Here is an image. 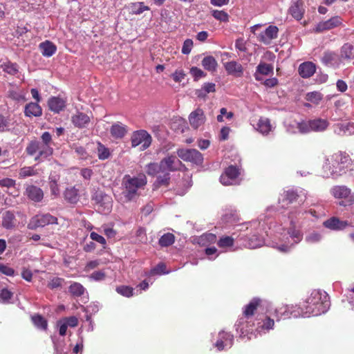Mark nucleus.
<instances>
[{"label": "nucleus", "instance_id": "f257e3e1", "mask_svg": "<svg viewBox=\"0 0 354 354\" xmlns=\"http://www.w3.org/2000/svg\"><path fill=\"white\" fill-rule=\"evenodd\" d=\"M182 165V162L176 155L170 154L158 163H149L146 167V172L149 176H157L155 182L157 187L168 186L171 178L170 172L180 171Z\"/></svg>", "mask_w": 354, "mask_h": 354}, {"label": "nucleus", "instance_id": "f03ea898", "mask_svg": "<svg viewBox=\"0 0 354 354\" xmlns=\"http://www.w3.org/2000/svg\"><path fill=\"white\" fill-rule=\"evenodd\" d=\"M351 165L349 155L346 152L337 151L326 159L322 167V176L324 178H337L344 174Z\"/></svg>", "mask_w": 354, "mask_h": 354}, {"label": "nucleus", "instance_id": "7ed1b4c3", "mask_svg": "<svg viewBox=\"0 0 354 354\" xmlns=\"http://www.w3.org/2000/svg\"><path fill=\"white\" fill-rule=\"evenodd\" d=\"M330 307L327 294L319 290H313L301 307L305 315L317 316L325 313Z\"/></svg>", "mask_w": 354, "mask_h": 354}, {"label": "nucleus", "instance_id": "20e7f679", "mask_svg": "<svg viewBox=\"0 0 354 354\" xmlns=\"http://www.w3.org/2000/svg\"><path fill=\"white\" fill-rule=\"evenodd\" d=\"M147 184V178L145 174H139L137 176L131 177L125 175L123 178L122 185L124 187L123 194L125 202H129L138 196V190L143 188Z\"/></svg>", "mask_w": 354, "mask_h": 354}, {"label": "nucleus", "instance_id": "39448f33", "mask_svg": "<svg viewBox=\"0 0 354 354\" xmlns=\"http://www.w3.org/2000/svg\"><path fill=\"white\" fill-rule=\"evenodd\" d=\"M330 194L334 198L341 199L340 206H348L354 204V192L345 185H335L330 189Z\"/></svg>", "mask_w": 354, "mask_h": 354}, {"label": "nucleus", "instance_id": "423d86ee", "mask_svg": "<svg viewBox=\"0 0 354 354\" xmlns=\"http://www.w3.org/2000/svg\"><path fill=\"white\" fill-rule=\"evenodd\" d=\"M343 26V19L338 15L332 17L326 21L317 23L312 29V32L319 34Z\"/></svg>", "mask_w": 354, "mask_h": 354}, {"label": "nucleus", "instance_id": "0eeeda50", "mask_svg": "<svg viewBox=\"0 0 354 354\" xmlns=\"http://www.w3.org/2000/svg\"><path fill=\"white\" fill-rule=\"evenodd\" d=\"M92 199L97 205L98 211L107 214L112 208V198L101 190H97L92 196Z\"/></svg>", "mask_w": 354, "mask_h": 354}, {"label": "nucleus", "instance_id": "6e6552de", "mask_svg": "<svg viewBox=\"0 0 354 354\" xmlns=\"http://www.w3.org/2000/svg\"><path fill=\"white\" fill-rule=\"evenodd\" d=\"M45 149L40 144V141L37 140H30L26 147V153L29 156H35V161L39 162L50 156L49 154H42Z\"/></svg>", "mask_w": 354, "mask_h": 354}, {"label": "nucleus", "instance_id": "1a4fd4ad", "mask_svg": "<svg viewBox=\"0 0 354 354\" xmlns=\"http://www.w3.org/2000/svg\"><path fill=\"white\" fill-rule=\"evenodd\" d=\"M152 138L151 135L145 130L134 131L131 137V146L136 147L141 145V149H147L151 144Z\"/></svg>", "mask_w": 354, "mask_h": 354}, {"label": "nucleus", "instance_id": "9d476101", "mask_svg": "<svg viewBox=\"0 0 354 354\" xmlns=\"http://www.w3.org/2000/svg\"><path fill=\"white\" fill-rule=\"evenodd\" d=\"M178 157L186 162L196 165H201L203 161L202 153L195 149H179L177 150Z\"/></svg>", "mask_w": 354, "mask_h": 354}, {"label": "nucleus", "instance_id": "9b49d317", "mask_svg": "<svg viewBox=\"0 0 354 354\" xmlns=\"http://www.w3.org/2000/svg\"><path fill=\"white\" fill-rule=\"evenodd\" d=\"M57 223V218L50 214H38L33 216L28 224V228L30 230H36L38 227H42L49 224Z\"/></svg>", "mask_w": 354, "mask_h": 354}, {"label": "nucleus", "instance_id": "f8f14e48", "mask_svg": "<svg viewBox=\"0 0 354 354\" xmlns=\"http://www.w3.org/2000/svg\"><path fill=\"white\" fill-rule=\"evenodd\" d=\"M240 174V169L238 167L230 165L225 168L224 172L221 174L220 181L225 186L234 185Z\"/></svg>", "mask_w": 354, "mask_h": 354}, {"label": "nucleus", "instance_id": "ddd939ff", "mask_svg": "<svg viewBox=\"0 0 354 354\" xmlns=\"http://www.w3.org/2000/svg\"><path fill=\"white\" fill-rule=\"evenodd\" d=\"M304 198H302V196L301 194H299L297 190L294 189H288L287 191H285L282 195V206L284 205H288L290 204H292L295 202L299 201L301 203H304L306 200V195L304 193Z\"/></svg>", "mask_w": 354, "mask_h": 354}, {"label": "nucleus", "instance_id": "4468645a", "mask_svg": "<svg viewBox=\"0 0 354 354\" xmlns=\"http://www.w3.org/2000/svg\"><path fill=\"white\" fill-rule=\"evenodd\" d=\"M205 115L202 109L198 108L189 115V124L192 128L196 129L205 122Z\"/></svg>", "mask_w": 354, "mask_h": 354}, {"label": "nucleus", "instance_id": "2eb2a0df", "mask_svg": "<svg viewBox=\"0 0 354 354\" xmlns=\"http://www.w3.org/2000/svg\"><path fill=\"white\" fill-rule=\"evenodd\" d=\"M279 28L276 26H269L264 32L259 34V41L269 44L270 41L278 37Z\"/></svg>", "mask_w": 354, "mask_h": 354}, {"label": "nucleus", "instance_id": "dca6fc26", "mask_svg": "<svg viewBox=\"0 0 354 354\" xmlns=\"http://www.w3.org/2000/svg\"><path fill=\"white\" fill-rule=\"evenodd\" d=\"M263 300L259 297L253 298L249 304L245 306L243 315V316L249 319L252 317L258 308L262 306Z\"/></svg>", "mask_w": 354, "mask_h": 354}, {"label": "nucleus", "instance_id": "f3484780", "mask_svg": "<svg viewBox=\"0 0 354 354\" xmlns=\"http://www.w3.org/2000/svg\"><path fill=\"white\" fill-rule=\"evenodd\" d=\"M25 194L27 196L28 199L35 203L41 202L44 198L43 190L33 185L27 186Z\"/></svg>", "mask_w": 354, "mask_h": 354}, {"label": "nucleus", "instance_id": "a211bd4d", "mask_svg": "<svg viewBox=\"0 0 354 354\" xmlns=\"http://www.w3.org/2000/svg\"><path fill=\"white\" fill-rule=\"evenodd\" d=\"M322 62L326 66H331L337 68L342 63L340 55L334 53L327 51L325 52L322 57Z\"/></svg>", "mask_w": 354, "mask_h": 354}, {"label": "nucleus", "instance_id": "6ab92c4d", "mask_svg": "<svg viewBox=\"0 0 354 354\" xmlns=\"http://www.w3.org/2000/svg\"><path fill=\"white\" fill-rule=\"evenodd\" d=\"M316 72V65L312 62H305L299 66V75L303 78H309Z\"/></svg>", "mask_w": 354, "mask_h": 354}, {"label": "nucleus", "instance_id": "aec40b11", "mask_svg": "<svg viewBox=\"0 0 354 354\" xmlns=\"http://www.w3.org/2000/svg\"><path fill=\"white\" fill-rule=\"evenodd\" d=\"M224 67L228 75L240 77L243 74L242 65L236 61H230L225 63Z\"/></svg>", "mask_w": 354, "mask_h": 354}, {"label": "nucleus", "instance_id": "412c9836", "mask_svg": "<svg viewBox=\"0 0 354 354\" xmlns=\"http://www.w3.org/2000/svg\"><path fill=\"white\" fill-rule=\"evenodd\" d=\"M291 16L297 20H301L305 12L304 3L301 1L297 0L292 3L288 10Z\"/></svg>", "mask_w": 354, "mask_h": 354}, {"label": "nucleus", "instance_id": "4be33fe9", "mask_svg": "<svg viewBox=\"0 0 354 354\" xmlns=\"http://www.w3.org/2000/svg\"><path fill=\"white\" fill-rule=\"evenodd\" d=\"M40 144L45 149L42 154H49L52 156L53 153V148L52 147L53 138L51 134L48 131L44 132L41 136Z\"/></svg>", "mask_w": 354, "mask_h": 354}, {"label": "nucleus", "instance_id": "5701e85b", "mask_svg": "<svg viewBox=\"0 0 354 354\" xmlns=\"http://www.w3.org/2000/svg\"><path fill=\"white\" fill-rule=\"evenodd\" d=\"M39 102H29L24 108V114L26 117H40L42 115V109Z\"/></svg>", "mask_w": 354, "mask_h": 354}, {"label": "nucleus", "instance_id": "b1692460", "mask_svg": "<svg viewBox=\"0 0 354 354\" xmlns=\"http://www.w3.org/2000/svg\"><path fill=\"white\" fill-rule=\"evenodd\" d=\"M348 225L347 221H340L337 217H331L324 222V226L333 230H341Z\"/></svg>", "mask_w": 354, "mask_h": 354}, {"label": "nucleus", "instance_id": "393cba45", "mask_svg": "<svg viewBox=\"0 0 354 354\" xmlns=\"http://www.w3.org/2000/svg\"><path fill=\"white\" fill-rule=\"evenodd\" d=\"M48 106L50 111L58 113L66 106V102L59 97H51L48 100Z\"/></svg>", "mask_w": 354, "mask_h": 354}, {"label": "nucleus", "instance_id": "a878e982", "mask_svg": "<svg viewBox=\"0 0 354 354\" xmlns=\"http://www.w3.org/2000/svg\"><path fill=\"white\" fill-rule=\"evenodd\" d=\"M274 325V319H271L268 316H262V318L257 319V330L258 332L268 331L272 329Z\"/></svg>", "mask_w": 354, "mask_h": 354}, {"label": "nucleus", "instance_id": "bb28decb", "mask_svg": "<svg viewBox=\"0 0 354 354\" xmlns=\"http://www.w3.org/2000/svg\"><path fill=\"white\" fill-rule=\"evenodd\" d=\"M73 124L78 128H84L90 122V118L86 114L77 112L71 118Z\"/></svg>", "mask_w": 354, "mask_h": 354}, {"label": "nucleus", "instance_id": "cd10ccee", "mask_svg": "<svg viewBox=\"0 0 354 354\" xmlns=\"http://www.w3.org/2000/svg\"><path fill=\"white\" fill-rule=\"evenodd\" d=\"M39 49L41 50V54L44 57H51L52 55H53L57 50L56 46L53 42L48 41V40H46L44 42H41L39 44Z\"/></svg>", "mask_w": 354, "mask_h": 354}, {"label": "nucleus", "instance_id": "c85d7f7f", "mask_svg": "<svg viewBox=\"0 0 354 354\" xmlns=\"http://www.w3.org/2000/svg\"><path fill=\"white\" fill-rule=\"evenodd\" d=\"M127 126L120 123L113 124L110 129L111 136L115 138H122L127 133Z\"/></svg>", "mask_w": 354, "mask_h": 354}, {"label": "nucleus", "instance_id": "c756f323", "mask_svg": "<svg viewBox=\"0 0 354 354\" xmlns=\"http://www.w3.org/2000/svg\"><path fill=\"white\" fill-rule=\"evenodd\" d=\"M272 129V125L268 118H261L257 124V130L263 135H268Z\"/></svg>", "mask_w": 354, "mask_h": 354}, {"label": "nucleus", "instance_id": "7c9ffc66", "mask_svg": "<svg viewBox=\"0 0 354 354\" xmlns=\"http://www.w3.org/2000/svg\"><path fill=\"white\" fill-rule=\"evenodd\" d=\"M2 226L8 230L12 229L15 226V216L10 211L6 212L2 216Z\"/></svg>", "mask_w": 354, "mask_h": 354}, {"label": "nucleus", "instance_id": "2f4dec72", "mask_svg": "<svg viewBox=\"0 0 354 354\" xmlns=\"http://www.w3.org/2000/svg\"><path fill=\"white\" fill-rule=\"evenodd\" d=\"M219 339L215 343V346L218 351H222L225 347V342L229 341V344L231 345L233 341V335L226 332H221L218 334Z\"/></svg>", "mask_w": 354, "mask_h": 354}, {"label": "nucleus", "instance_id": "473e14b6", "mask_svg": "<svg viewBox=\"0 0 354 354\" xmlns=\"http://www.w3.org/2000/svg\"><path fill=\"white\" fill-rule=\"evenodd\" d=\"M328 124V122L324 119L317 118L310 120L311 131H323L327 129Z\"/></svg>", "mask_w": 354, "mask_h": 354}, {"label": "nucleus", "instance_id": "72a5a7b5", "mask_svg": "<svg viewBox=\"0 0 354 354\" xmlns=\"http://www.w3.org/2000/svg\"><path fill=\"white\" fill-rule=\"evenodd\" d=\"M341 59L351 60L354 59V46L351 44H344L341 48Z\"/></svg>", "mask_w": 354, "mask_h": 354}, {"label": "nucleus", "instance_id": "f704fd0d", "mask_svg": "<svg viewBox=\"0 0 354 354\" xmlns=\"http://www.w3.org/2000/svg\"><path fill=\"white\" fill-rule=\"evenodd\" d=\"M64 195V198L71 203H76L79 200L78 189L74 187L67 188Z\"/></svg>", "mask_w": 354, "mask_h": 354}, {"label": "nucleus", "instance_id": "c9c22d12", "mask_svg": "<svg viewBox=\"0 0 354 354\" xmlns=\"http://www.w3.org/2000/svg\"><path fill=\"white\" fill-rule=\"evenodd\" d=\"M217 62L212 56L205 57L202 60V66L208 71H215L217 67Z\"/></svg>", "mask_w": 354, "mask_h": 354}, {"label": "nucleus", "instance_id": "e433bc0d", "mask_svg": "<svg viewBox=\"0 0 354 354\" xmlns=\"http://www.w3.org/2000/svg\"><path fill=\"white\" fill-rule=\"evenodd\" d=\"M68 291L73 297H79L84 295L85 288L78 282H73L68 288Z\"/></svg>", "mask_w": 354, "mask_h": 354}, {"label": "nucleus", "instance_id": "4c0bfd02", "mask_svg": "<svg viewBox=\"0 0 354 354\" xmlns=\"http://www.w3.org/2000/svg\"><path fill=\"white\" fill-rule=\"evenodd\" d=\"M216 241V236L212 233L203 234L198 238V243L201 245L214 243Z\"/></svg>", "mask_w": 354, "mask_h": 354}, {"label": "nucleus", "instance_id": "58836bf2", "mask_svg": "<svg viewBox=\"0 0 354 354\" xmlns=\"http://www.w3.org/2000/svg\"><path fill=\"white\" fill-rule=\"evenodd\" d=\"M38 174L37 169L34 166H25L20 169L19 171V178H26L30 176H34Z\"/></svg>", "mask_w": 354, "mask_h": 354}, {"label": "nucleus", "instance_id": "ea45409f", "mask_svg": "<svg viewBox=\"0 0 354 354\" xmlns=\"http://www.w3.org/2000/svg\"><path fill=\"white\" fill-rule=\"evenodd\" d=\"M32 322L38 328L46 330L48 327L47 320L40 315H35L32 316Z\"/></svg>", "mask_w": 354, "mask_h": 354}, {"label": "nucleus", "instance_id": "a19ab883", "mask_svg": "<svg viewBox=\"0 0 354 354\" xmlns=\"http://www.w3.org/2000/svg\"><path fill=\"white\" fill-rule=\"evenodd\" d=\"M175 241V236L171 233L164 234L159 239L158 243L161 247L171 245Z\"/></svg>", "mask_w": 354, "mask_h": 354}, {"label": "nucleus", "instance_id": "79ce46f5", "mask_svg": "<svg viewBox=\"0 0 354 354\" xmlns=\"http://www.w3.org/2000/svg\"><path fill=\"white\" fill-rule=\"evenodd\" d=\"M3 71L10 75H15L19 71L18 65L16 63L8 62L1 66Z\"/></svg>", "mask_w": 354, "mask_h": 354}, {"label": "nucleus", "instance_id": "37998d69", "mask_svg": "<svg viewBox=\"0 0 354 354\" xmlns=\"http://www.w3.org/2000/svg\"><path fill=\"white\" fill-rule=\"evenodd\" d=\"M256 71L261 75H268L273 73V66L265 62H261L257 67Z\"/></svg>", "mask_w": 354, "mask_h": 354}, {"label": "nucleus", "instance_id": "c03bdc74", "mask_svg": "<svg viewBox=\"0 0 354 354\" xmlns=\"http://www.w3.org/2000/svg\"><path fill=\"white\" fill-rule=\"evenodd\" d=\"M234 239L232 236H224L219 239L217 245L221 248H226L233 246Z\"/></svg>", "mask_w": 354, "mask_h": 354}, {"label": "nucleus", "instance_id": "a18cd8bd", "mask_svg": "<svg viewBox=\"0 0 354 354\" xmlns=\"http://www.w3.org/2000/svg\"><path fill=\"white\" fill-rule=\"evenodd\" d=\"M65 282L64 279L58 277H55L50 279L48 282L47 287L50 290L62 288L63 283Z\"/></svg>", "mask_w": 354, "mask_h": 354}, {"label": "nucleus", "instance_id": "49530a36", "mask_svg": "<svg viewBox=\"0 0 354 354\" xmlns=\"http://www.w3.org/2000/svg\"><path fill=\"white\" fill-rule=\"evenodd\" d=\"M212 15L221 22L229 21V15L223 10H214L212 11Z\"/></svg>", "mask_w": 354, "mask_h": 354}, {"label": "nucleus", "instance_id": "de8ad7c7", "mask_svg": "<svg viewBox=\"0 0 354 354\" xmlns=\"http://www.w3.org/2000/svg\"><path fill=\"white\" fill-rule=\"evenodd\" d=\"M48 184L51 194L54 198H57L59 195L60 192L57 179L55 177H49Z\"/></svg>", "mask_w": 354, "mask_h": 354}, {"label": "nucleus", "instance_id": "09e8293b", "mask_svg": "<svg viewBox=\"0 0 354 354\" xmlns=\"http://www.w3.org/2000/svg\"><path fill=\"white\" fill-rule=\"evenodd\" d=\"M110 156V152L108 148H106L102 143L98 142L97 144V156L100 160L107 159Z\"/></svg>", "mask_w": 354, "mask_h": 354}, {"label": "nucleus", "instance_id": "8fccbe9b", "mask_svg": "<svg viewBox=\"0 0 354 354\" xmlns=\"http://www.w3.org/2000/svg\"><path fill=\"white\" fill-rule=\"evenodd\" d=\"M150 8L149 6H145L143 2H138L133 3L132 5V12L135 15H140L143 12L149 10Z\"/></svg>", "mask_w": 354, "mask_h": 354}, {"label": "nucleus", "instance_id": "3c124183", "mask_svg": "<svg viewBox=\"0 0 354 354\" xmlns=\"http://www.w3.org/2000/svg\"><path fill=\"white\" fill-rule=\"evenodd\" d=\"M116 291L118 294L127 297H130L133 295V289L130 286H118L116 288Z\"/></svg>", "mask_w": 354, "mask_h": 354}, {"label": "nucleus", "instance_id": "603ef678", "mask_svg": "<svg viewBox=\"0 0 354 354\" xmlns=\"http://www.w3.org/2000/svg\"><path fill=\"white\" fill-rule=\"evenodd\" d=\"M322 99V94L319 92H310L306 95V100L314 104H318Z\"/></svg>", "mask_w": 354, "mask_h": 354}, {"label": "nucleus", "instance_id": "864d4df0", "mask_svg": "<svg viewBox=\"0 0 354 354\" xmlns=\"http://www.w3.org/2000/svg\"><path fill=\"white\" fill-rule=\"evenodd\" d=\"M136 236L139 242L147 243V236L145 228L142 227H139L138 229L136 230Z\"/></svg>", "mask_w": 354, "mask_h": 354}, {"label": "nucleus", "instance_id": "5fc2aeb1", "mask_svg": "<svg viewBox=\"0 0 354 354\" xmlns=\"http://www.w3.org/2000/svg\"><path fill=\"white\" fill-rule=\"evenodd\" d=\"M165 270L166 266L162 263H160L150 270L149 275L153 276L156 274H161L165 273Z\"/></svg>", "mask_w": 354, "mask_h": 354}, {"label": "nucleus", "instance_id": "6e6d98bb", "mask_svg": "<svg viewBox=\"0 0 354 354\" xmlns=\"http://www.w3.org/2000/svg\"><path fill=\"white\" fill-rule=\"evenodd\" d=\"M288 234H290V237L294 239L295 243H299L303 237V234L301 231L296 230L294 227L289 230Z\"/></svg>", "mask_w": 354, "mask_h": 354}, {"label": "nucleus", "instance_id": "4d7b16f0", "mask_svg": "<svg viewBox=\"0 0 354 354\" xmlns=\"http://www.w3.org/2000/svg\"><path fill=\"white\" fill-rule=\"evenodd\" d=\"M190 73L195 81H197L201 77H205L206 75L201 69L196 66H193L190 68Z\"/></svg>", "mask_w": 354, "mask_h": 354}, {"label": "nucleus", "instance_id": "13d9d810", "mask_svg": "<svg viewBox=\"0 0 354 354\" xmlns=\"http://www.w3.org/2000/svg\"><path fill=\"white\" fill-rule=\"evenodd\" d=\"M297 129L301 133H306L311 131V127L310 125V120L308 122H301L297 124Z\"/></svg>", "mask_w": 354, "mask_h": 354}, {"label": "nucleus", "instance_id": "bf43d9fd", "mask_svg": "<svg viewBox=\"0 0 354 354\" xmlns=\"http://www.w3.org/2000/svg\"><path fill=\"white\" fill-rule=\"evenodd\" d=\"M13 294L7 288H3L0 292V301L8 302L12 297Z\"/></svg>", "mask_w": 354, "mask_h": 354}, {"label": "nucleus", "instance_id": "052dcab7", "mask_svg": "<svg viewBox=\"0 0 354 354\" xmlns=\"http://www.w3.org/2000/svg\"><path fill=\"white\" fill-rule=\"evenodd\" d=\"M16 180L10 178H5L0 180V187H15Z\"/></svg>", "mask_w": 354, "mask_h": 354}, {"label": "nucleus", "instance_id": "680f3d73", "mask_svg": "<svg viewBox=\"0 0 354 354\" xmlns=\"http://www.w3.org/2000/svg\"><path fill=\"white\" fill-rule=\"evenodd\" d=\"M89 278L94 281H100L105 279L106 274L102 270L95 271L89 276Z\"/></svg>", "mask_w": 354, "mask_h": 354}, {"label": "nucleus", "instance_id": "e2e57ef3", "mask_svg": "<svg viewBox=\"0 0 354 354\" xmlns=\"http://www.w3.org/2000/svg\"><path fill=\"white\" fill-rule=\"evenodd\" d=\"M193 47V41L190 39H187L183 45L182 47V53L184 55H188Z\"/></svg>", "mask_w": 354, "mask_h": 354}, {"label": "nucleus", "instance_id": "0e129e2a", "mask_svg": "<svg viewBox=\"0 0 354 354\" xmlns=\"http://www.w3.org/2000/svg\"><path fill=\"white\" fill-rule=\"evenodd\" d=\"M90 237L93 241H95L102 244L104 246V248H105L106 241L102 236L98 234L97 233H96L95 232H92L90 234Z\"/></svg>", "mask_w": 354, "mask_h": 354}, {"label": "nucleus", "instance_id": "69168bd1", "mask_svg": "<svg viewBox=\"0 0 354 354\" xmlns=\"http://www.w3.org/2000/svg\"><path fill=\"white\" fill-rule=\"evenodd\" d=\"M68 326L74 328L78 325V319L75 316H71L63 319Z\"/></svg>", "mask_w": 354, "mask_h": 354}, {"label": "nucleus", "instance_id": "338daca9", "mask_svg": "<svg viewBox=\"0 0 354 354\" xmlns=\"http://www.w3.org/2000/svg\"><path fill=\"white\" fill-rule=\"evenodd\" d=\"M235 48L239 51L245 52L247 50L246 42L243 38H239L235 41Z\"/></svg>", "mask_w": 354, "mask_h": 354}, {"label": "nucleus", "instance_id": "774afa93", "mask_svg": "<svg viewBox=\"0 0 354 354\" xmlns=\"http://www.w3.org/2000/svg\"><path fill=\"white\" fill-rule=\"evenodd\" d=\"M321 235L317 232H313L306 236V241L310 243H315L321 240Z\"/></svg>", "mask_w": 354, "mask_h": 354}]
</instances>
